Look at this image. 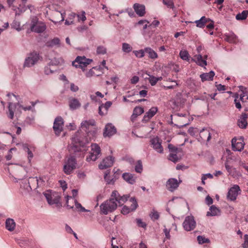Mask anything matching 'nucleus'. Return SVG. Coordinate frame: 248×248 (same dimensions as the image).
Wrapping results in <instances>:
<instances>
[{
	"mask_svg": "<svg viewBox=\"0 0 248 248\" xmlns=\"http://www.w3.org/2000/svg\"><path fill=\"white\" fill-rule=\"evenodd\" d=\"M86 13L84 11H81L80 13H78L77 15V17L78 21L84 22L86 20Z\"/></svg>",
	"mask_w": 248,
	"mask_h": 248,
	"instance_id": "a19ab883",
	"label": "nucleus"
},
{
	"mask_svg": "<svg viewBox=\"0 0 248 248\" xmlns=\"http://www.w3.org/2000/svg\"><path fill=\"white\" fill-rule=\"evenodd\" d=\"M220 213V210L215 205H212L209 209V211L207 212V216H215L218 215Z\"/></svg>",
	"mask_w": 248,
	"mask_h": 248,
	"instance_id": "c756f323",
	"label": "nucleus"
},
{
	"mask_svg": "<svg viewBox=\"0 0 248 248\" xmlns=\"http://www.w3.org/2000/svg\"><path fill=\"white\" fill-rule=\"evenodd\" d=\"M133 7L136 14L140 16H142L145 15V7L144 5L136 3Z\"/></svg>",
	"mask_w": 248,
	"mask_h": 248,
	"instance_id": "4be33fe9",
	"label": "nucleus"
},
{
	"mask_svg": "<svg viewBox=\"0 0 248 248\" xmlns=\"http://www.w3.org/2000/svg\"><path fill=\"white\" fill-rule=\"evenodd\" d=\"M16 148H12L9 150L8 155H6V156H5L7 160H10L12 159V156H13L12 153V151H16Z\"/></svg>",
	"mask_w": 248,
	"mask_h": 248,
	"instance_id": "864d4df0",
	"label": "nucleus"
},
{
	"mask_svg": "<svg viewBox=\"0 0 248 248\" xmlns=\"http://www.w3.org/2000/svg\"><path fill=\"white\" fill-rule=\"evenodd\" d=\"M123 178L127 182H128L131 184H134L135 182V179L133 175L131 173H127V172L124 173L123 174Z\"/></svg>",
	"mask_w": 248,
	"mask_h": 248,
	"instance_id": "c85d7f7f",
	"label": "nucleus"
},
{
	"mask_svg": "<svg viewBox=\"0 0 248 248\" xmlns=\"http://www.w3.org/2000/svg\"><path fill=\"white\" fill-rule=\"evenodd\" d=\"M95 124V122L94 120L82 121L80 128L85 131L86 135H84L80 131H77L71 139L72 143L69 146V150L75 152L78 151L79 147L84 146L93 140L96 134Z\"/></svg>",
	"mask_w": 248,
	"mask_h": 248,
	"instance_id": "f257e3e1",
	"label": "nucleus"
},
{
	"mask_svg": "<svg viewBox=\"0 0 248 248\" xmlns=\"http://www.w3.org/2000/svg\"><path fill=\"white\" fill-rule=\"evenodd\" d=\"M61 186L62 187V189L64 191L67 188V184L65 181H59Z\"/></svg>",
	"mask_w": 248,
	"mask_h": 248,
	"instance_id": "338daca9",
	"label": "nucleus"
},
{
	"mask_svg": "<svg viewBox=\"0 0 248 248\" xmlns=\"http://www.w3.org/2000/svg\"><path fill=\"white\" fill-rule=\"evenodd\" d=\"M122 49L124 52L128 53L130 52L132 50V47L129 44L126 43H124L122 44Z\"/></svg>",
	"mask_w": 248,
	"mask_h": 248,
	"instance_id": "4c0bfd02",
	"label": "nucleus"
},
{
	"mask_svg": "<svg viewBox=\"0 0 248 248\" xmlns=\"http://www.w3.org/2000/svg\"><path fill=\"white\" fill-rule=\"evenodd\" d=\"M49 204H58L59 203L60 196L58 193L52 192L51 190H47L44 193Z\"/></svg>",
	"mask_w": 248,
	"mask_h": 248,
	"instance_id": "6e6552de",
	"label": "nucleus"
},
{
	"mask_svg": "<svg viewBox=\"0 0 248 248\" xmlns=\"http://www.w3.org/2000/svg\"><path fill=\"white\" fill-rule=\"evenodd\" d=\"M180 58L184 61H189L190 56L188 51L186 50H182L179 53Z\"/></svg>",
	"mask_w": 248,
	"mask_h": 248,
	"instance_id": "72a5a7b5",
	"label": "nucleus"
},
{
	"mask_svg": "<svg viewBox=\"0 0 248 248\" xmlns=\"http://www.w3.org/2000/svg\"><path fill=\"white\" fill-rule=\"evenodd\" d=\"M248 98V96L246 93H243L240 95V99L242 102L246 101Z\"/></svg>",
	"mask_w": 248,
	"mask_h": 248,
	"instance_id": "0e129e2a",
	"label": "nucleus"
},
{
	"mask_svg": "<svg viewBox=\"0 0 248 248\" xmlns=\"http://www.w3.org/2000/svg\"><path fill=\"white\" fill-rule=\"evenodd\" d=\"M77 164V160L75 157H69L64 162L63 168L64 172L67 175L70 174L76 169Z\"/></svg>",
	"mask_w": 248,
	"mask_h": 248,
	"instance_id": "7ed1b4c3",
	"label": "nucleus"
},
{
	"mask_svg": "<svg viewBox=\"0 0 248 248\" xmlns=\"http://www.w3.org/2000/svg\"><path fill=\"white\" fill-rule=\"evenodd\" d=\"M200 136L202 140L207 141L211 139L210 133L208 129H202L200 132Z\"/></svg>",
	"mask_w": 248,
	"mask_h": 248,
	"instance_id": "a878e982",
	"label": "nucleus"
},
{
	"mask_svg": "<svg viewBox=\"0 0 248 248\" xmlns=\"http://www.w3.org/2000/svg\"><path fill=\"white\" fill-rule=\"evenodd\" d=\"M6 228L9 231L11 232L14 230L16 227V223L14 219L8 218L5 222Z\"/></svg>",
	"mask_w": 248,
	"mask_h": 248,
	"instance_id": "bb28decb",
	"label": "nucleus"
},
{
	"mask_svg": "<svg viewBox=\"0 0 248 248\" xmlns=\"http://www.w3.org/2000/svg\"><path fill=\"white\" fill-rule=\"evenodd\" d=\"M144 112V109L141 107H136L133 111V113L134 115H137L138 116L141 115Z\"/></svg>",
	"mask_w": 248,
	"mask_h": 248,
	"instance_id": "37998d69",
	"label": "nucleus"
},
{
	"mask_svg": "<svg viewBox=\"0 0 248 248\" xmlns=\"http://www.w3.org/2000/svg\"><path fill=\"white\" fill-rule=\"evenodd\" d=\"M96 53L100 55H104L107 53L106 48L102 46H99L97 47Z\"/></svg>",
	"mask_w": 248,
	"mask_h": 248,
	"instance_id": "c03bdc74",
	"label": "nucleus"
},
{
	"mask_svg": "<svg viewBox=\"0 0 248 248\" xmlns=\"http://www.w3.org/2000/svg\"><path fill=\"white\" fill-rule=\"evenodd\" d=\"M133 53L135 54L136 57L139 58H142L145 56V48L143 49L134 50Z\"/></svg>",
	"mask_w": 248,
	"mask_h": 248,
	"instance_id": "58836bf2",
	"label": "nucleus"
},
{
	"mask_svg": "<svg viewBox=\"0 0 248 248\" xmlns=\"http://www.w3.org/2000/svg\"><path fill=\"white\" fill-rule=\"evenodd\" d=\"M168 148L170 153H177V152L178 148L174 147L173 145L171 144H169Z\"/></svg>",
	"mask_w": 248,
	"mask_h": 248,
	"instance_id": "5fc2aeb1",
	"label": "nucleus"
},
{
	"mask_svg": "<svg viewBox=\"0 0 248 248\" xmlns=\"http://www.w3.org/2000/svg\"><path fill=\"white\" fill-rule=\"evenodd\" d=\"M145 53L148 54L149 59L155 60L158 58V56L157 53L151 47H145Z\"/></svg>",
	"mask_w": 248,
	"mask_h": 248,
	"instance_id": "393cba45",
	"label": "nucleus"
},
{
	"mask_svg": "<svg viewBox=\"0 0 248 248\" xmlns=\"http://www.w3.org/2000/svg\"><path fill=\"white\" fill-rule=\"evenodd\" d=\"M210 21V19L207 18L204 16H202L200 19L196 20L194 22L196 24V26L200 28L204 27L205 24Z\"/></svg>",
	"mask_w": 248,
	"mask_h": 248,
	"instance_id": "b1692460",
	"label": "nucleus"
},
{
	"mask_svg": "<svg viewBox=\"0 0 248 248\" xmlns=\"http://www.w3.org/2000/svg\"><path fill=\"white\" fill-rule=\"evenodd\" d=\"M139 81V78L137 76H135L132 78L131 79V83L133 84H135L137 83H138Z\"/></svg>",
	"mask_w": 248,
	"mask_h": 248,
	"instance_id": "bf43d9fd",
	"label": "nucleus"
},
{
	"mask_svg": "<svg viewBox=\"0 0 248 248\" xmlns=\"http://www.w3.org/2000/svg\"><path fill=\"white\" fill-rule=\"evenodd\" d=\"M53 72V70L51 69L50 68V65L46 66L45 68V73L46 75H49L50 74H51Z\"/></svg>",
	"mask_w": 248,
	"mask_h": 248,
	"instance_id": "13d9d810",
	"label": "nucleus"
},
{
	"mask_svg": "<svg viewBox=\"0 0 248 248\" xmlns=\"http://www.w3.org/2000/svg\"><path fill=\"white\" fill-rule=\"evenodd\" d=\"M215 76V73L213 71H211L209 73H204L200 75V78L202 82L205 81H211L213 79Z\"/></svg>",
	"mask_w": 248,
	"mask_h": 248,
	"instance_id": "5701e85b",
	"label": "nucleus"
},
{
	"mask_svg": "<svg viewBox=\"0 0 248 248\" xmlns=\"http://www.w3.org/2000/svg\"><path fill=\"white\" fill-rule=\"evenodd\" d=\"M136 222L139 227L145 228L146 226L145 223L143 222L141 219H137Z\"/></svg>",
	"mask_w": 248,
	"mask_h": 248,
	"instance_id": "4d7b16f0",
	"label": "nucleus"
},
{
	"mask_svg": "<svg viewBox=\"0 0 248 248\" xmlns=\"http://www.w3.org/2000/svg\"><path fill=\"white\" fill-rule=\"evenodd\" d=\"M110 171H106L104 175V179L105 180L107 184H111L113 185L115 182V179L113 178H111L108 174H109Z\"/></svg>",
	"mask_w": 248,
	"mask_h": 248,
	"instance_id": "c9c22d12",
	"label": "nucleus"
},
{
	"mask_svg": "<svg viewBox=\"0 0 248 248\" xmlns=\"http://www.w3.org/2000/svg\"><path fill=\"white\" fill-rule=\"evenodd\" d=\"M60 41L58 38H54L53 39L49 40L46 43V46L48 47H53L54 46H59Z\"/></svg>",
	"mask_w": 248,
	"mask_h": 248,
	"instance_id": "cd10ccee",
	"label": "nucleus"
},
{
	"mask_svg": "<svg viewBox=\"0 0 248 248\" xmlns=\"http://www.w3.org/2000/svg\"><path fill=\"white\" fill-rule=\"evenodd\" d=\"M95 71H100V68H97L96 67H93L86 73V76L87 78H90L92 76H99L100 74L98 73H96Z\"/></svg>",
	"mask_w": 248,
	"mask_h": 248,
	"instance_id": "2f4dec72",
	"label": "nucleus"
},
{
	"mask_svg": "<svg viewBox=\"0 0 248 248\" xmlns=\"http://www.w3.org/2000/svg\"><path fill=\"white\" fill-rule=\"evenodd\" d=\"M93 62L92 59L86 58L85 56H78L73 62L72 65L76 68H81L83 71Z\"/></svg>",
	"mask_w": 248,
	"mask_h": 248,
	"instance_id": "39448f33",
	"label": "nucleus"
},
{
	"mask_svg": "<svg viewBox=\"0 0 248 248\" xmlns=\"http://www.w3.org/2000/svg\"><path fill=\"white\" fill-rule=\"evenodd\" d=\"M26 9L24 7L21 8H17L14 9L15 11L16 16H19L21 13L25 11Z\"/></svg>",
	"mask_w": 248,
	"mask_h": 248,
	"instance_id": "6e6d98bb",
	"label": "nucleus"
},
{
	"mask_svg": "<svg viewBox=\"0 0 248 248\" xmlns=\"http://www.w3.org/2000/svg\"><path fill=\"white\" fill-rule=\"evenodd\" d=\"M248 15V11L245 10L242 11V13L237 14L235 18L237 20H243L247 18Z\"/></svg>",
	"mask_w": 248,
	"mask_h": 248,
	"instance_id": "f704fd0d",
	"label": "nucleus"
},
{
	"mask_svg": "<svg viewBox=\"0 0 248 248\" xmlns=\"http://www.w3.org/2000/svg\"><path fill=\"white\" fill-rule=\"evenodd\" d=\"M46 29L45 23L40 21L36 17H33L31 21L30 30L31 31L36 33L43 32Z\"/></svg>",
	"mask_w": 248,
	"mask_h": 248,
	"instance_id": "20e7f679",
	"label": "nucleus"
},
{
	"mask_svg": "<svg viewBox=\"0 0 248 248\" xmlns=\"http://www.w3.org/2000/svg\"><path fill=\"white\" fill-rule=\"evenodd\" d=\"M150 217L154 220H157L159 217V215L157 211H153L150 214Z\"/></svg>",
	"mask_w": 248,
	"mask_h": 248,
	"instance_id": "603ef678",
	"label": "nucleus"
},
{
	"mask_svg": "<svg viewBox=\"0 0 248 248\" xmlns=\"http://www.w3.org/2000/svg\"><path fill=\"white\" fill-rule=\"evenodd\" d=\"M66 204L69 209H73L75 206V209L78 212H90V210L86 209L80 203H78L76 199L71 196H67Z\"/></svg>",
	"mask_w": 248,
	"mask_h": 248,
	"instance_id": "423d86ee",
	"label": "nucleus"
},
{
	"mask_svg": "<svg viewBox=\"0 0 248 248\" xmlns=\"http://www.w3.org/2000/svg\"><path fill=\"white\" fill-rule=\"evenodd\" d=\"M197 240L200 244H204L206 243H209L210 242L208 239L202 236H198L197 237Z\"/></svg>",
	"mask_w": 248,
	"mask_h": 248,
	"instance_id": "8fccbe9b",
	"label": "nucleus"
},
{
	"mask_svg": "<svg viewBox=\"0 0 248 248\" xmlns=\"http://www.w3.org/2000/svg\"><path fill=\"white\" fill-rule=\"evenodd\" d=\"M217 89L219 91H224L225 90V86L221 84L216 85Z\"/></svg>",
	"mask_w": 248,
	"mask_h": 248,
	"instance_id": "69168bd1",
	"label": "nucleus"
},
{
	"mask_svg": "<svg viewBox=\"0 0 248 248\" xmlns=\"http://www.w3.org/2000/svg\"><path fill=\"white\" fill-rule=\"evenodd\" d=\"M163 3L168 8L172 9L174 8V4L173 0H163Z\"/></svg>",
	"mask_w": 248,
	"mask_h": 248,
	"instance_id": "a18cd8bd",
	"label": "nucleus"
},
{
	"mask_svg": "<svg viewBox=\"0 0 248 248\" xmlns=\"http://www.w3.org/2000/svg\"><path fill=\"white\" fill-rule=\"evenodd\" d=\"M129 201L132 202L130 207L124 206L122 209L121 213L124 215H126L130 212L135 210L138 206L137 202L135 198H131Z\"/></svg>",
	"mask_w": 248,
	"mask_h": 248,
	"instance_id": "ddd939ff",
	"label": "nucleus"
},
{
	"mask_svg": "<svg viewBox=\"0 0 248 248\" xmlns=\"http://www.w3.org/2000/svg\"><path fill=\"white\" fill-rule=\"evenodd\" d=\"M36 103V102H31V106H28V107H23L21 105H19V104H17L16 105H17V106H18L19 108H22L25 111H26V110H32V108L34 107V106L35 105Z\"/></svg>",
	"mask_w": 248,
	"mask_h": 248,
	"instance_id": "49530a36",
	"label": "nucleus"
},
{
	"mask_svg": "<svg viewBox=\"0 0 248 248\" xmlns=\"http://www.w3.org/2000/svg\"><path fill=\"white\" fill-rule=\"evenodd\" d=\"M148 75L149 76L148 80L152 86H155L158 81H160L162 79L161 77H155L148 74Z\"/></svg>",
	"mask_w": 248,
	"mask_h": 248,
	"instance_id": "473e14b6",
	"label": "nucleus"
},
{
	"mask_svg": "<svg viewBox=\"0 0 248 248\" xmlns=\"http://www.w3.org/2000/svg\"><path fill=\"white\" fill-rule=\"evenodd\" d=\"M240 191L239 186L235 185L232 187H231L227 194V199L231 201H233L236 199L238 196V192Z\"/></svg>",
	"mask_w": 248,
	"mask_h": 248,
	"instance_id": "9b49d317",
	"label": "nucleus"
},
{
	"mask_svg": "<svg viewBox=\"0 0 248 248\" xmlns=\"http://www.w3.org/2000/svg\"><path fill=\"white\" fill-rule=\"evenodd\" d=\"M207 57V56H205L204 59H203L202 57L201 54L196 55L194 56V59H192V61L195 62L199 65L204 67L207 65V62L206 61Z\"/></svg>",
	"mask_w": 248,
	"mask_h": 248,
	"instance_id": "412c9836",
	"label": "nucleus"
},
{
	"mask_svg": "<svg viewBox=\"0 0 248 248\" xmlns=\"http://www.w3.org/2000/svg\"><path fill=\"white\" fill-rule=\"evenodd\" d=\"M150 142L152 147L157 152L160 154L163 153V148L161 145V142L158 137L153 138Z\"/></svg>",
	"mask_w": 248,
	"mask_h": 248,
	"instance_id": "4468645a",
	"label": "nucleus"
},
{
	"mask_svg": "<svg viewBox=\"0 0 248 248\" xmlns=\"http://www.w3.org/2000/svg\"><path fill=\"white\" fill-rule=\"evenodd\" d=\"M17 106V105L13 104L12 103H9V106H8V109H9V114H8V117L10 119H12L14 117V109Z\"/></svg>",
	"mask_w": 248,
	"mask_h": 248,
	"instance_id": "e433bc0d",
	"label": "nucleus"
},
{
	"mask_svg": "<svg viewBox=\"0 0 248 248\" xmlns=\"http://www.w3.org/2000/svg\"><path fill=\"white\" fill-rule=\"evenodd\" d=\"M235 39L236 36L234 34H232L230 35L227 36L226 40L230 43H233L235 41Z\"/></svg>",
	"mask_w": 248,
	"mask_h": 248,
	"instance_id": "3c124183",
	"label": "nucleus"
},
{
	"mask_svg": "<svg viewBox=\"0 0 248 248\" xmlns=\"http://www.w3.org/2000/svg\"><path fill=\"white\" fill-rule=\"evenodd\" d=\"M248 115L246 113H242L237 121V124L241 128H246L247 125Z\"/></svg>",
	"mask_w": 248,
	"mask_h": 248,
	"instance_id": "aec40b11",
	"label": "nucleus"
},
{
	"mask_svg": "<svg viewBox=\"0 0 248 248\" xmlns=\"http://www.w3.org/2000/svg\"><path fill=\"white\" fill-rule=\"evenodd\" d=\"M169 159L174 163L177 162L179 160L178 157L176 155V153H170Z\"/></svg>",
	"mask_w": 248,
	"mask_h": 248,
	"instance_id": "de8ad7c7",
	"label": "nucleus"
},
{
	"mask_svg": "<svg viewBox=\"0 0 248 248\" xmlns=\"http://www.w3.org/2000/svg\"><path fill=\"white\" fill-rule=\"evenodd\" d=\"M129 198L128 195L121 196L117 190L112 191L110 198L104 202L100 205V213L107 215L115 211L118 206H122Z\"/></svg>",
	"mask_w": 248,
	"mask_h": 248,
	"instance_id": "f03ea898",
	"label": "nucleus"
},
{
	"mask_svg": "<svg viewBox=\"0 0 248 248\" xmlns=\"http://www.w3.org/2000/svg\"><path fill=\"white\" fill-rule=\"evenodd\" d=\"M80 106V103L76 98H72L69 100V107L71 109H76Z\"/></svg>",
	"mask_w": 248,
	"mask_h": 248,
	"instance_id": "7c9ffc66",
	"label": "nucleus"
},
{
	"mask_svg": "<svg viewBox=\"0 0 248 248\" xmlns=\"http://www.w3.org/2000/svg\"><path fill=\"white\" fill-rule=\"evenodd\" d=\"M157 111L158 108L156 107H152L145 114L142 121L145 123L148 122L153 116L155 115Z\"/></svg>",
	"mask_w": 248,
	"mask_h": 248,
	"instance_id": "a211bd4d",
	"label": "nucleus"
},
{
	"mask_svg": "<svg viewBox=\"0 0 248 248\" xmlns=\"http://www.w3.org/2000/svg\"><path fill=\"white\" fill-rule=\"evenodd\" d=\"M63 125L64 121L62 117L58 116L55 119L53 128L56 135L57 136L60 135L63 130Z\"/></svg>",
	"mask_w": 248,
	"mask_h": 248,
	"instance_id": "9d476101",
	"label": "nucleus"
},
{
	"mask_svg": "<svg viewBox=\"0 0 248 248\" xmlns=\"http://www.w3.org/2000/svg\"><path fill=\"white\" fill-rule=\"evenodd\" d=\"M23 149L25 150V151L27 153L28 158L29 161L30 162L31 159L32 158V157L33 156V153L30 150V149H29V148L28 147V146L27 145H23Z\"/></svg>",
	"mask_w": 248,
	"mask_h": 248,
	"instance_id": "79ce46f5",
	"label": "nucleus"
},
{
	"mask_svg": "<svg viewBox=\"0 0 248 248\" xmlns=\"http://www.w3.org/2000/svg\"><path fill=\"white\" fill-rule=\"evenodd\" d=\"M196 225V221L192 216H187L183 223L184 229L187 232L194 230Z\"/></svg>",
	"mask_w": 248,
	"mask_h": 248,
	"instance_id": "1a4fd4ad",
	"label": "nucleus"
},
{
	"mask_svg": "<svg viewBox=\"0 0 248 248\" xmlns=\"http://www.w3.org/2000/svg\"><path fill=\"white\" fill-rule=\"evenodd\" d=\"M70 90L74 92H77L78 90V86L75 85L74 83H71L70 84Z\"/></svg>",
	"mask_w": 248,
	"mask_h": 248,
	"instance_id": "680f3d73",
	"label": "nucleus"
},
{
	"mask_svg": "<svg viewBox=\"0 0 248 248\" xmlns=\"http://www.w3.org/2000/svg\"><path fill=\"white\" fill-rule=\"evenodd\" d=\"M233 150L235 151H241L244 147L245 143L242 138L239 139H233L232 140Z\"/></svg>",
	"mask_w": 248,
	"mask_h": 248,
	"instance_id": "2eb2a0df",
	"label": "nucleus"
},
{
	"mask_svg": "<svg viewBox=\"0 0 248 248\" xmlns=\"http://www.w3.org/2000/svg\"><path fill=\"white\" fill-rule=\"evenodd\" d=\"M116 132V129L115 126L111 124H108L105 126L103 135L105 137H109L115 134Z\"/></svg>",
	"mask_w": 248,
	"mask_h": 248,
	"instance_id": "6ab92c4d",
	"label": "nucleus"
},
{
	"mask_svg": "<svg viewBox=\"0 0 248 248\" xmlns=\"http://www.w3.org/2000/svg\"><path fill=\"white\" fill-rule=\"evenodd\" d=\"M39 54L33 52L30 54L29 56L26 59L24 64V66L31 67L33 65L39 60Z\"/></svg>",
	"mask_w": 248,
	"mask_h": 248,
	"instance_id": "f8f14e48",
	"label": "nucleus"
},
{
	"mask_svg": "<svg viewBox=\"0 0 248 248\" xmlns=\"http://www.w3.org/2000/svg\"><path fill=\"white\" fill-rule=\"evenodd\" d=\"M244 239H245V242H244V247L245 248H248V234H245L244 235Z\"/></svg>",
	"mask_w": 248,
	"mask_h": 248,
	"instance_id": "774afa93",
	"label": "nucleus"
},
{
	"mask_svg": "<svg viewBox=\"0 0 248 248\" xmlns=\"http://www.w3.org/2000/svg\"><path fill=\"white\" fill-rule=\"evenodd\" d=\"M163 231H164V232L165 234L166 238L168 239H170V229H168L165 228L164 229Z\"/></svg>",
	"mask_w": 248,
	"mask_h": 248,
	"instance_id": "052dcab7",
	"label": "nucleus"
},
{
	"mask_svg": "<svg viewBox=\"0 0 248 248\" xmlns=\"http://www.w3.org/2000/svg\"><path fill=\"white\" fill-rule=\"evenodd\" d=\"M137 172L140 173L142 170V165L141 161L139 160L135 168Z\"/></svg>",
	"mask_w": 248,
	"mask_h": 248,
	"instance_id": "09e8293b",
	"label": "nucleus"
},
{
	"mask_svg": "<svg viewBox=\"0 0 248 248\" xmlns=\"http://www.w3.org/2000/svg\"><path fill=\"white\" fill-rule=\"evenodd\" d=\"M205 202L207 205H209L213 203V199L209 196H206Z\"/></svg>",
	"mask_w": 248,
	"mask_h": 248,
	"instance_id": "e2e57ef3",
	"label": "nucleus"
},
{
	"mask_svg": "<svg viewBox=\"0 0 248 248\" xmlns=\"http://www.w3.org/2000/svg\"><path fill=\"white\" fill-rule=\"evenodd\" d=\"M114 161V158L112 156L104 159L99 165V168L101 170L106 169L111 167Z\"/></svg>",
	"mask_w": 248,
	"mask_h": 248,
	"instance_id": "f3484780",
	"label": "nucleus"
},
{
	"mask_svg": "<svg viewBox=\"0 0 248 248\" xmlns=\"http://www.w3.org/2000/svg\"><path fill=\"white\" fill-rule=\"evenodd\" d=\"M91 147V149L90 155L89 156L86 158V160L88 162L95 161L101 155V149L97 144H92Z\"/></svg>",
	"mask_w": 248,
	"mask_h": 248,
	"instance_id": "0eeeda50",
	"label": "nucleus"
},
{
	"mask_svg": "<svg viewBox=\"0 0 248 248\" xmlns=\"http://www.w3.org/2000/svg\"><path fill=\"white\" fill-rule=\"evenodd\" d=\"M180 183L176 179L170 178L166 183V187L168 190L172 192L178 187Z\"/></svg>",
	"mask_w": 248,
	"mask_h": 248,
	"instance_id": "dca6fc26",
	"label": "nucleus"
},
{
	"mask_svg": "<svg viewBox=\"0 0 248 248\" xmlns=\"http://www.w3.org/2000/svg\"><path fill=\"white\" fill-rule=\"evenodd\" d=\"M11 27L17 31H20L22 30V28L20 26V23L18 21L14 20L11 24Z\"/></svg>",
	"mask_w": 248,
	"mask_h": 248,
	"instance_id": "ea45409f",
	"label": "nucleus"
}]
</instances>
